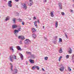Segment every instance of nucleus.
Returning <instances> with one entry per match:
<instances>
[{
  "label": "nucleus",
  "mask_w": 74,
  "mask_h": 74,
  "mask_svg": "<svg viewBox=\"0 0 74 74\" xmlns=\"http://www.w3.org/2000/svg\"><path fill=\"white\" fill-rule=\"evenodd\" d=\"M34 25L35 26L37 27V23H36V21H35L34 23Z\"/></svg>",
  "instance_id": "nucleus-30"
},
{
  "label": "nucleus",
  "mask_w": 74,
  "mask_h": 74,
  "mask_svg": "<svg viewBox=\"0 0 74 74\" xmlns=\"http://www.w3.org/2000/svg\"><path fill=\"white\" fill-rule=\"evenodd\" d=\"M38 23H40V21H39V20H38Z\"/></svg>",
  "instance_id": "nucleus-48"
},
{
  "label": "nucleus",
  "mask_w": 74,
  "mask_h": 74,
  "mask_svg": "<svg viewBox=\"0 0 74 74\" xmlns=\"http://www.w3.org/2000/svg\"><path fill=\"white\" fill-rule=\"evenodd\" d=\"M71 12H73V11L71 10Z\"/></svg>",
  "instance_id": "nucleus-49"
},
{
  "label": "nucleus",
  "mask_w": 74,
  "mask_h": 74,
  "mask_svg": "<svg viewBox=\"0 0 74 74\" xmlns=\"http://www.w3.org/2000/svg\"><path fill=\"white\" fill-rule=\"evenodd\" d=\"M34 19H36V17H34Z\"/></svg>",
  "instance_id": "nucleus-47"
},
{
  "label": "nucleus",
  "mask_w": 74,
  "mask_h": 74,
  "mask_svg": "<svg viewBox=\"0 0 74 74\" xmlns=\"http://www.w3.org/2000/svg\"><path fill=\"white\" fill-rule=\"evenodd\" d=\"M18 72V70L16 69L14 70V74H15V73H17Z\"/></svg>",
  "instance_id": "nucleus-11"
},
{
  "label": "nucleus",
  "mask_w": 74,
  "mask_h": 74,
  "mask_svg": "<svg viewBox=\"0 0 74 74\" xmlns=\"http://www.w3.org/2000/svg\"><path fill=\"white\" fill-rule=\"evenodd\" d=\"M68 70L69 71H71V68H70V67H68Z\"/></svg>",
  "instance_id": "nucleus-31"
},
{
  "label": "nucleus",
  "mask_w": 74,
  "mask_h": 74,
  "mask_svg": "<svg viewBox=\"0 0 74 74\" xmlns=\"http://www.w3.org/2000/svg\"><path fill=\"white\" fill-rule=\"evenodd\" d=\"M26 63L27 64H28V62H27V61H26Z\"/></svg>",
  "instance_id": "nucleus-44"
},
{
  "label": "nucleus",
  "mask_w": 74,
  "mask_h": 74,
  "mask_svg": "<svg viewBox=\"0 0 74 74\" xmlns=\"http://www.w3.org/2000/svg\"><path fill=\"white\" fill-rule=\"evenodd\" d=\"M26 53H27V54H28L29 55H32V53H31V52H27Z\"/></svg>",
  "instance_id": "nucleus-23"
},
{
  "label": "nucleus",
  "mask_w": 74,
  "mask_h": 74,
  "mask_svg": "<svg viewBox=\"0 0 74 74\" xmlns=\"http://www.w3.org/2000/svg\"><path fill=\"white\" fill-rule=\"evenodd\" d=\"M14 56V59H16V56Z\"/></svg>",
  "instance_id": "nucleus-42"
},
{
  "label": "nucleus",
  "mask_w": 74,
  "mask_h": 74,
  "mask_svg": "<svg viewBox=\"0 0 74 74\" xmlns=\"http://www.w3.org/2000/svg\"><path fill=\"white\" fill-rule=\"evenodd\" d=\"M11 3H12V1H8V5L10 7H12V5H11Z\"/></svg>",
  "instance_id": "nucleus-3"
},
{
  "label": "nucleus",
  "mask_w": 74,
  "mask_h": 74,
  "mask_svg": "<svg viewBox=\"0 0 74 74\" xmlns=\"http://www.w3.org/2000/svg\"><path fill=\"white\" fill-rule=\"evenodd\" d=\"M10 51H12L13 52H14V49H13V47L12 46L10 47Z\"/></svg>",
  "instance_id": "nucleus-8"
},
{
  "label": "nucleus",
  "mask_w": 74,
  "mask_h": 74,
  "mask_svg": "<svg viewBox=\"0 0 74 74\" xmlns=\"http://www.w3.org/2000/svg\"><path fill=\"white\" fill-rule=\"evenodd\" d=\"M15 1H16V2H18V1H19V0H15Z\"/></svg>",
  "instance_id": "nucleus-43"
},
{
  "label": "nucleus",
  "mask_w": 74,
  "mask_h": 74,
  "mask_svg": "<svg viewBox=\"0 0 74 74\" xmlns=\"http://www.w3.org/2000/svg\"><path fill=\"white\" fill-rule=\"evenodd\" d=\"M42 71H45V70H44L43 68H42Z\"/></svg>",
  "instance_id": "nucleus-46"
},
{
  "label": "nucleus",
  "mask_w": 74,
  "mask_h": 74,
  "mask_svg": "<svg viewBox=\"0 0 74 74\" xmlns=\"http://www.w3.org/2000/svg\"><path fill=\"white\" fill-rule=\"evenodd\" d=\"M21 37H22V36H18V39H21Z\"/></svg>",
  "instance_id": "nucleus-38"
},
{
  "label": "nucleus",
  "mask_w": 74,
  "mask_h": 74,
  "mask_svg": "<svg viewBox=\"0 0 74 74\" xmlns=\"http://www.w3.org/2000/svg\"><path fill=\"white\" fill-rule=\"evenodd\" d=\"M29 2L30 3H33V0H29Z\"/></svg>",
  "instance_id": "nucleus-32"
},
{
  "label": "nucleus",
  "mask_w": 74,
  "mask_h": 74,
  "mask_svg": "<svg viewBox=\"0 0 74 74\" xmlns=\"http://www.w3.org/2000/svg\"><path fill=\"white\" fill-rule=\"evenodd\" d=\"M33 3H29L28 4V5L29 6H32V5H33Z\"/></svg>",
  "instance_id": "nucleus-28"
},
{
  "label": "nucleus",
  "mask_w": 74,
  "mask_h": 74,
  "mask_svg": "<svg viewBox=\"0 0 74 74\" xmlns=\"http://www.w3.org/2000/svg\"><path fill=\"white\" fill-rule=\"evenodd\" d=\"M16 19L15 18H14L12 19V21L13 22V23H15V20Z\"/></svg>",
  "instance_id": "nucleus-14"
},
{
  "label": "nucleus",
  "mask_w": 74,
  "mask_h": 74,
  "mask_svg": "<svg viewBox=\"0 0 74 74\" xmlns=\"http://www.w3.org/2000/svg\"><path fill=\"white\" fill-rule=\"evenodd\" d=\"M32 37H34V38H36V37H37V36L35 34H33L32 35Z\"/></svg>",
  "instance_id": "nucleus-22"
},
{
  "label": "nucleus",
  "mask_w": 74,
  "mask_h": 74,
  "mask_svg": "<svg viewBox=\"0 0 74 74\" xmlns=\"http://www.w3.org/2000/svg\"><path fill=\"white\" fill-rule=\"evenodd\" d=\"M18 21L19 22H22V19H20L19 18V19H18Z\"/></svg>",
  "instance_id": "nucleus-33"
},
{
  "label": "nucleus",
  "mask_w": 74,
  "mask_h": 74,
  "mask_svg": "<svg viewBox=\"0 0 74 74\" xmlns=\"http://www.w3.org/2000/svg\"><path fill=\"white\" fill-rule=\"evenodd\" d=\"M69 55H67L66 56V59H69Z\"/></svg>",
  "instance_id": "nucleus-35"
},
{
  "label": "nucleus",
  "mask_w": 74,
  "mask_h": 74,
  "mask_svg": "<svg viewBox=\"0 0 74 74\" xmlns=\"http://www.w3.org/2000/svg\"><path fill=\"white\" fill-rule=\"evenodd\" d=\"M23 8L24 10H26V9H27V6L26 4L25 3L23 4Z\"/></svg>",
  "instance_id": "nucleus-2"
},
{
  "label": "nucleus",
  "mask_w": 74,
  "mask_h": 74,
  "mask_svg": "<svg viewBox=\"0 0 74 74\" xmlns=\"http://www.w3.org/2000/svg\"><path fill=\"white\" fill-rule=\"evenodd\" d=\"M62 56H61L59 57V58L58 59V61H59V62H60V60H61V59H62Z\"/></svg>",
  "instance_id": "nucleus-24"
},
{
  "label": "nucleus",
  "mask_w": 74,
  "mask_h": 74,
  "mask_svg": "<svg viewBox=\"0 0 74 74\" xmlns=\"http://www.w3.org/2000/svg\"><path fill=\"white\" fill-rule=\"evenodd\" d=\"M60 4H61L59 5V7L60 9L61 10L62 9V3H60Z\"/></svg>",
  "instance_id": "nucleus-18"
},
{
  "label": "nucleus",
  "mask_w": 74,
  "mask_h": 74,
  "mask_svg": "<svg viewBox=\"0 0 74 74\" xmlns=\"http://www.w3.org/2000/svg\"><path fill=\"white\" fill-rule=\"evenodd\" d=\"M35 58V56L32 55L31 56V59H34Z\"/></svg>",
  "instance_id": "nucleus-27"
},
{
  "label": "nucleus",
  "mask_w": 74,
  "mask_h": 74,
  "mask_svg": "<svg viewBox=\"0 0 74 74\" xmlns=\"http://www.w3.org/2000/svg\"><path fill=\"white\" fill-rule=\"evenodd\" d=\"M19 55H20V56L21 58V59H23V55H22V54L21 53H19Z\"/></svg>",
  "instance_id": "nucleus-10"
},
{
  "label": "nucleus",
  "mask_w": 74,
  "mask_h": 74,
  "mask_svg": "<svg viewBox=\"0 0 74 74\" xmlns=\"http://www.w3.org/2000/svg\"><path fill=\"white\" fill-rule=\"evenodd\" d=\"M63 51H62V49L60 48V50L59 51V53H62Z\"/></svg>",
  "instance_id": "nucleus-25"
},
{
  "label": "nucleus",
  "mask_w": 74,
  "mask_h": 74,
  "mask_svg": "<svg viewBox=\"0 0 74 74\" xmlns=\"http://www.w3.org/2000/svg\"><path fill=\"white\" fill-rule=\"evenodd\" d=\"M17 27V26L15 25H13L12 26V28L13 29H15V28H16V27Z\"/></svg>",
  "instance_id": "nucleus-9"
},
{
  "label": "nucleus",
  "mask_w": 74,
  "mask_h": 74,
  "mask_svg": "<svg viewBox=\"0 0 74 74\" xmlns=\"http://www.w3.org/2000/svg\"><path fill=\"white\" fill-rule=\"evenodd\" d=\"M44 2H47V0H44Z\"/></svg>",
  "instance_id": "nucleus-50"
},
{
  "label": "nucleus",
  "mask_w": 74,
  "mask_h": 74,
  "mask_svg": "<svg viewBox=\"0 0 74 74\" xmlns=\"http://www.w3.org/2000/svg\"><path fill=\"white\" fill-rule=\"evenodd\" d=\"M45 27H44V26H43V28H44Z\"/></svg>",
  "instance_id": "nucleus-51"
},
{
  "label": "nucleus",
  "mask_w": 74,
  "mask_h": 74,
  "mask_svg": "<svg viewBox=\"0 0 74 74\" xmlns=\"http://www.w3.org/2000/svg\"><path fill=\"white\" fill-rule=\"evenodd\" d=\"M64 66H62V67H61V68H59V69L60 71L62 72L64 71Z\"/></svg>",
  "instance_id": "nucleus-5"
},
{
  "label": "nucleus",
  "mask_w": 74,
  "mask_h": 74,
  "mask_svg": "<svg viewBox=\"0 0 74 74\" xmlns=\"http://www.w3.org/2000/svg\"><path fill=\"white\" fill-rule=\"evenodd\" d=\"M20 44H22V42L21 41H20Z\"/></svg>",
  "instance_id": "nucleus-45"
},
{
  "label": "nucleus",
  "mask_w": 74,
  "mask_h": 74,
  "mask_svg": "<svg viewBox=\"0 0 74 74\" xmlns=\"http://www.w3.org/2000/svg\"><path fill=\"white\" fill-rule=\"evenodd\" d=\"M73 0V1H74V0Z\"/></svg>",
  "instance_id": "nucleus-53"
},
{
  "label": "nucleus",
  "mask_w": 74,
  "mask_h": 74,
  "mask_svg": "<svg viewBox=\"0 0 74 74\" xmlns=\"http://www.w3.org/2000/svg\"><path fill=\"white\" fill-rule=\"evenodd\" d=\"M22 24L23 25H25V22H24L23 21L22 22Z\"/></svg>",
  "instance_id": "nucleus-41"
},
{
  "label": "nucleus",
  "mask_w": 74,
  "mask_h": 74,
  "mask_svg": "<svg viewBox=\"0 0 74 74\" xmlns=\"http://www.w3.org/2000/svg\"><path fill=\"white\" fill-rule=\"evenodd\" d=\"M20 27L18 29V32L19 31H21V26H20Z\"/></svg>",
  "instance_id": "nucleus-36"
},
{
  "label": "nucleus",
  "mask_w": 74,
  "mask_h": 74,
  "mask_svg": "<svg viewBox=\"0 0 74 74\" xmlns=\"http://www.w3.org/2000/svg\"><path fill=\"white\" fill-rule=\"evenodd\" d=\"M65 35L66 37V38H67V37H68L67 35L66 34V33H65Z\"/></svg>",
  "instance_id": "nucleus-40"
},
{
  "label": "nucleus",
  "mask_w": 74,
  "mask_h": 74,
  "mask_svg": "<svg viewBox=\"0 0 74 74\" xmlns=\"http://www.w3.org/2000/svg\"><path fill=\"white\" fill-rule=\"evenodd\" d=\"M36 68L37 69V70H39L40 69V68H39V67H38V66H36Z\"/></svg>",
  "instance_id": "nucleus-29"
},
{
  "label": "nucleus",
  "mask_w": 74,
  "mask_h": 74,
  "mask_svg": "<svg viewBox=\"0 0 74 74\" xmlns=\"http://www.w3.org/2000/svg\"><path fill=\"white\" fill-rule=\"evenodd\" d=\"M25 43L26 44H29V42H30V41L28 39H26L25 40Z\"/></svg>",
  "instance_id": "nucleus-1"
},
{
  "label": "nucleus",
  "mask_w": 74,
  "mask_h": 74,
  "mask_svg": "<svg viewBox=\"0 0 74 74\" xmlns=\"http://www.w3.org/2000/svg\"><path fill=\"white\" fill-rule=\"evenodd\" d=\"M14 33L16 35V33H19V31L15 29L14 31Z\"/></svg>",
  "instance_id": "nucleus-6"
},
{
  "label": "nucleus",
  "mask_w": 74,
  "mask_h": 74,
  "mask_svg": "<svg viewBox=\"0 0 74 74\" xmlns=\"http://www.w3.org/2000/svg\"><path fill=\"white\" fill-rule=\"evenodd\" d=\"M1 54H0V55Z\"/></svg>",
  "instance_id": "nucleus-54"
},
{
  "label": "nucleus",
  "mask_w": 74,
  "mask_h": 74,
  "mask_svg": "<svg viewBox=\"0 0 74 74\" xmlns=\"http://www.w3.org/2000/svg\"><path fill=\"white\" fill-rule=\"evenodd\" d=\"M59 41L60 42H62V39L61 38H60L59 39Z\"/></svg>",
  "instance_id": "nucleus-37"
},
{
  "label": "nucleus",
  "mask_w": 74,
  "mask_h": 74,
  "mask_svg": "<svg viewBox=\"0 0 74 74\" xmlns=\"http://www.w3.org/2000/svg\"><path fill=\"white\" fill-rule=\"evenodd\" d=\"M51 16V17H53L54 15H53V12H51L50 13Z\"/></svg>",
  "instance_id": "nucleus-13"
},
{
  "label": "nucleus",
  "mask_w": 74,
  "mask_h": 74,
  "mask_svg": "<svg viewBox=\"0 0 74 74\" xmlns=\"http://www.w3.org/2000/svg\"><path fill=\"white\" fill-rule=\"evenodd\" d=\"M29 61L32 64H34V61L33 60L29 59Z\"/></svg>",
  "instance_id": "nucleus-4"
},
{
  "label": "nucleus",
  "mask_w": 74,
  "mask_h": 74,
  "mask_svg": "<svg viewBox=\"0 0 74 74\" xmlns=\"http://www.w3.org/2000/svg\"><path fill=\"white\" fill-rule=\"evenodd\" d=\"M61 14L62 15H64V13L63 12H62L61 13Z\"/></svg>",
  "instance_id": "nucleus-39"
},
{
  "label": "nucleus",
  "mask_w": 74,
  "mask_h": 74,
  "mask_svg": "<svg viewBox=\"0 0 74 74\" xmlns=\"http://www.w3.org/2000/svg\"><path fill=\"white\" fill-rule=\"evenodd\" d=\"M10 65L11 66V70L12 71V68L13 67V66H12V64L11 63H10Z\"/></svg>",
  "instance_id": "nucleus-21"
},
{
  "label": "nucleus",
  "mask_w": 74,
  "mask_h": 74,
  "mask_svg": "<svg viewBox=\"0 0 74 74\" xmlns=\"http://www.w3.org/2000/svg\"><path fill=\"white\" fill-rule=\"evenodd\" d=\"M32 33H33V32H35L36 31V29H34V28H33L32 29Z\"/></svg>",
  "instance_id": "nucleus-19"
},
{
  "label": "nucleus",
  "mask_w": 74,
  "mask_h": 74,
  "mask_svg": "<svg viewBox=\"0 0 74 74\" xmlns=\"http://www.w3.org/2000/svg\"><path fill=\"white\" fill-rule=\"evenodd\" d=\"M48 58L47 57H46L45 58V59L46 60H48Z\"/></svg>",
  "instance_id": "nucleus-34"
},
{
  "label": "nucleus",
  "mask_w": 74,
  "mask_h": 74,
  "mask_svg": "<svg viewBox=\"0 0 74 74\" xmlns=\"http://www.w3.org/2000/svg\"><path fill=\"white\" fill-rule=\"evenodd\" d=\"M56 27H58V21H56Z\"/></svg>",
  "instance_id": "nucleus-20"
},
{
  "label": "nucleus",
  "mask_w": 74,
  "mask_h": 74,
  "mask_svg": "<svg viewBox=\"0 0 74 74\" xmlns=\"http://www.w3.org/2000/svg\"><path fill=\"white\" fill-rule=\"evenodd\" d=\"M17 47L18 50H19V51H21V49L20 48V47H19V46H17Z\"/></svg>",
  "instance_id": "nucleus-16"
},
{
  "label": "nucleus",
  "mask_w": 74,
  "mask_h": 74,
  "mask_svg": "<svg viewBox=\"0 0 74 74\" xmlns=\"http://www.w3.org/2000/svg\"><path fill=\"white\" fill-rule=\"evenodd\" d=\"M36 69V65H35L34 66L32 67V70H35Z\"/></svg>",
  "instance_id": "nucleus-17"
},
{
  "label": "nucleus",
  "mask_w": 74,
  "mask_h": 74,
  "mask_svg": "<svg viewBox=\"0 0 74 74\" xmlns=\"http://www.w3.org/2000/svg\"><path fill=\"white\" fill-rule=\"evenodd\" d=\"M9 58L10 59V60L11 61V62H13V61H12V60H13L14 58H13V57L12 56H10Z\"/></svg>",
  "instance_id": "nucleus-7"
},
{
  "label": "nucleus",
  "mask_w": 74,
  "mask_h": 74,
  "mask_svg": "<svg viewBox=\"0 0 74 74\" xmlns=\"http://www.w3.org/2000/svg\"><path fill=\"white\" fill-rule=\"evenodd\" d=\"M10 19V18H9V16H8V17H7L6 19H5V21H8Z\"/></svg>",
  "instance_id": "nucleus-15"
},
{
  "label": "nucleus",
  "mask_w": 74,
  "mask_h": 74,
  "mask_svg": "<svg viewBox=\"0 0 74 74\" xmlns=\"http://www.w3.org/2000/svg\"><path fill=\"white\" fill-rule=\"evenodd\" d=\"M69 51H68V52H69V53H71V52H72L71 49V48H69Z\"/></svg>",
  "instance_id": "nucleus-12"
},
{
  "label": "nucleus",
  "mask_w": 74,
  "mask_h": 74,
  "mask_svg": "<svg viewBox=\"0 0 74 74\" xmlns=\"http://www.w3.org/2000/svg\"><path fill=\"white\" fill-rule=\"evenodd\" d=\"M29 19L30 20H31V19H32V18H29Z\"/></svg>",
  "instance_id": "nucleus-52"
},
{
  "label": "nucleus",
  "mask_w": 74,
  "mask_h": 74,
  "mask_svg": "<svg viewBox=\"0 0 74 74\" xmlns=\"http://www.w3.org/2000/svg\"><path fill=\"white\" fill-rule=\"evenodd\" d=\"M21 40H25V37L23 36H22L21 38Z\"/></svg>",
  "instance_id": "nucleus-26"
}]
</instances>
